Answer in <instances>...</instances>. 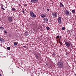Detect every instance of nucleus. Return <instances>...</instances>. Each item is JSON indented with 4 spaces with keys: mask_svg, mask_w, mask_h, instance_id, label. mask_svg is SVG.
<instances>
[{
    "mask_svg": "<svg viewBox=\"0 0 76 76\" xmlns=\"http://www.w3.org/2000/svg\"><path fill=\"white\" fill-rule=\"evenodd\" d=\"M57 38H60V36L58 35L57 36H56Z\"/></svg>",
    "mask_w": 76,
    "mask_h": 76,
    "instance_id": "24",
    "label": "nucleus"
},
{
    "mask_svg": "<svg viewBox=\"0 0 76 76\" xmlns=\"http://www.w3.org/2000/svg\"><path fill=\"white\" fill-rule=\"evenodd\" d=\"M1 9L2 10H5V9L3 8V7H1Z\"/></svg>",
    "mask_w": 76,
    "mask_h": 76,
    "instance_id": "26",
    "label": "nucleus"
},
{
    "mask_svg": "<svg viewBox=\"0 0 76 76\" xmlns=\"http://www.w3.org/2000/svg\"><path fill=\"white\" fill-rule=\"evenodd\" d=\"M0 76H1V74H0Z\"/></svg>",
    "mask_w": 76,
    "mask_h": 76,
    "instance_id": "33",
    "label": "nucleus"
},
{
    "mask_svg": "<svg viewBox=\"0 0 76 76\" xmlns=\"http://www.w3.org/2000/svg\"><path fill=\"white\" fill-rule=\"evenodd\" d=\"M47 10H48V11H50V9H47Z\"/></svg>",
    "mask_w": 76,
    "mask_h": 76,
    "instance_id": "31",
    "label": "nucleus"
},
{
    "mask_svg": "<svg viewBox=\"0 0 76 76\" xmlns=\"http://www.w3.org/2000/svg\"><path fill=\"white\" fill-rule=\"evenodd\" d=\"M34 56L37 59L39 58V54L37 52H36L35 53Z\"/></svg>",
    "mask_w": 76,
    "mask_h": 76,
    "instance_id": "4",
    "label": "nucleus"
},
{
    "mask_svg": "<svg viewBox=\"0 0 76 76\" xmlns=\"http://www.w3.org/2000/svg\"><path fill=\"white\" fill-rule=\"evenodd\" d=\"M58 23L59 24H60L61 23V17H59L58 18Z\"/></svg>",
    "mask_w": 76,
    "mask_h": 76,
    "instance_id": "8",
    "label": "nucleus"
},
{
    "mask_svg": "<svg viewBox=\"0 0 76 76\" xmlns=\"http://www.w3.org/2000/svg\"><path fill=\"white\" fill-rule=\"evenodd\" d=\"M64 13L66 15V16H69V15H70L69 12V11L67 10H65Z\"/></svg>",
    "mask_w": 76,
    "mask_h": 76,
    "instance_id": "6",
    "label": "nucleus"
},
{
    "mask_svg": "<svg viewBox=\"0 0 76 76\" xmlns=\"http://www.w3.org/2000/svg\"><path fill=\"white\" fill-rule=\"evenodd\" d=\"M7 50H10V47H8L7 48Z\"/></svg>",
    "mask_w": 76,
    "mask_h": 76,
    "instance_id": "21",
    "label": "nucleus"
},
{
    "mask_svg": "<svg viewBox=\"0 0 76 76\" xmlns=\"http://www.w3.org/2000/svg\"><path fill=\"white\" fill-rule=\"evenodd\" d=\"M57 65L59 69H61V68L63 67V63L60 61H59L58 62Z\"/></svg>",
    "mask_w": 76,
    "mask_h": 76,
    "instance_id": "1",
    "label": "nucleus"
},
{
    "mask_svg": "<svg viewBox=\"0 0 76 76\" xmlns=\"http://www.w3.org/2000/svg\"><path fill=\"white\" fill-rule=\"evenodd\" d=\"M29 15L30 16H31L32 18H36V17H37V15H36L34 14V13L32 11H30V12H29Z\"/></svg>",
    "mask_w": 76,
    "mask_h": 76,
    "instance_id": "3",
    "label": "nucleus"
},
{
    "mask_svg": "<svg viewBox=\"0 0 76 76\" xmlns=\"http://www.w3.org/2000/svg\"><path fill=\"white\" fill-rule=\"evenodd\" d=\"M46 28L47 29V30H50V28L48 26L46 27Z\"/></svg>",
    "mask_w": 76,
    "mask_h": 76,
    "instance_id": "20",
    "label": "nucleus"
},
{
    "mask_svg": "<svg viewBox=\"0 0 76 76\" xmlns=\"http://www.w3.org/2000/svg\"><path fill=\"white\" fill-rule=\"evenodd\" d=\"M43 22L45 23H48V18H45L43 19Z\"/></svg>",
    "mask_w": 76,
    "mask_h": 76,
    "instance_id": "5",
    "label": "nucleus"
},
{
    "mask_svg": "<svg viewBox=\"0 0 76 76\" xmlns=\"http://www.w3.org/2000/svg\"><path fill=\"white\" fill-rule=\"evenodd\" d=\"M60 38H61V36H60Z\"/></svg>",
    "mask_w": 76,
    "mask_h": 76,
    "instance_id": "36",
    "label": "nucleus"
},
{
    "mask_svg": "<svg viewBox=\"0 0 76 76\" xmlns=\"http://www.w3.org/2000/svg\"><path fill=\"white\" fill-rule=\"evenodd\" d=\"M0 28L1 29V30H2V31H3V30H4V27L1 26L0 27Z\"/></svg>",
    "mask_w": 76,
    "mask_h": 76,
    "instance_id": "15",
    "label": "nucleus"
},
{
    "mask_svg": "<svg viewBox=\"0 0 76 76\" xmlns=\"http://www.w3.org/2000/svg\"><path fill=\"white\" fill-rule=\"evenodd\" d=\"M21 6V5L20 4L19 6Z\"/></svg>",
    "mask_w": 76,
    "mask_h": 76,
    "instance_id": "34",
    "label": "nucleus"
},
{
    "mask_svg": "<svg viewBox=\"0 0 76 76\" xmlns=\"http://www.w3.org/2000/svg\"><path fill=\"white\" fill-rule=\"evenodd\" d=\"M38 0H31V2L33 3H37Z\"/></svg>",
    "mask_w": 76,
    "mask_h": 76,
    "instance_id": "9",
    "label": "nucleus"
},
{
    "mask_svg": "<svg viewBox=\"0 0 76 76\" xmlns=\"http://www.w3.org/2000/svg\"><path fill=\"white\" fill-rule=\"evenodd\" d=\"M59 43L60 44V45H63L62 44V43L61 42H60Z\"/></svg>",
    "mask_w": 76,
    "mask_h": 76,
    "instance_id": "28",
    "label": "nucleus"
},
{
    "mask_svg": "<svg viewBox=\"0 0 76 76\" xmlns=\"http://www.w3.org/2000/svg\"><path fill=\"white\" fill-rule=\"evenodd\" d=\"M75 76H76V73L75 74Z\"/></svg>",
    "mask_w": 76,
    "mask_h": 76,
    "instance_id": "35",
    "label": "nucleus"
},
{
    "mask_svg": "<svg viewBox=\"0 0 76 76\" xmlns=\"http://www.w3.org/2000/svg\"><path fill=\"white\" fill-rule=\"evenodd\" d=\"M24 6H27V4H24Z\"/></svg>",
    "mask_w": 76,
    "mask_h": 76,
    "instance_id": "29",
    "label": "nucleus"
},
{
    "mask_svg": "<svg viewBox=\"0 0 76 76\" xmlns=\"http://www.w3.org/2000/svg\"><path fill=\"white\" fill-rule=\"evenodd\" d=\"M4 33H5V34H7V32L6 30H4Z\"/></svg>",
    "mask_w": 76,
    "mask_h": 76,
    "instance_id": "22",
    "label": "nucleus"
},
{
    "mask_svg": "<svg viewBox=\"0 0 76 76\" xmlns=\"http://www.w3.org/2000/svg\"><path fill=\"white\" fill-rule=\"evenodd\" d=\"M62 29L63 30V31H64V30H65V27H62Z\"/></svg>",
    "mask_w": 76,
    "mask_h": 76,
    "instance_id": "19",
    "label": "nucleus"
},
{
    "mask_svg": "<svg viewBox=\"0 0 76 76\" xmlns=\"http://www.w3.org/2000/svg\"><path fill=\"white\" fill-rule=\"evenodd\" d=\"M53 56H55L56 55V53H53Z\"/></svg>",
    "mask_w": 76,
    "mask_h": 76,
    "instance_id": "30",
    "label": "nucleus"
},
{
    "mask_svg": "<svg viewBox=\"0 0 76 76\" xmlns=\"http://www.w3.org/2000/svg\"><path fill=\"white\" fill-rule=\"evenodd\" d=\"M8 20L10 22H12V20H13V18L11 17H8Z\"/></svg>",
    "mask_w": 76,
    "mask_h": 76,
    "instance_id": "7",
    "label": "nucleus"
},
{
    "mask_svg": "<svg viewBox=\"0 0 76 76\" xmlns=\"http://www.w3.org/2000/svg\"><path fill=\"white\" fill-rule=\"evenodd\" d=\"M41 18H44L46 17V15L45 14H43L41 15Z\"/></svg>",
    "mask_w": 76,
    "mask_h": 76,
    "instance_id": "11",
    "label": "nucleus"
},
{
    "mask_svg": "<svg viewBox=\"0 0 76 76\" xmlns=\"http://www.w3.org/2000/svg\"><path fill=\"white\" fill-rule=\"evenodd\" d=\"M15 46H16L18 45V42H14V44Z\"/></svg>",
    "mask_w": 76,
    "mask_h": 76,
    "instance_id": "17",
    "label": "nucleus"
},
{
    "mask_svg": "<svg viewBox=\"0 0 76 76\" xmlns=\"http://www.w3.org/2000/svg\"><path fill=\"white\" fill-rule=\"evenodd\" d=\"M66 55H67V56H69V53H66Z\"/></svg>",
    "mask_w": 76,
    "mask_h": 76,
    "instance_id": "23",
    "label": "nucleus"
},
{
    "mask_svg": "<svg viewBox=\"0 0 76 76\" xmlns=\"http://www.w3.org/2000/svg\"><path fill=\"white\" fill-rule=\"evenodd\" d=\"M59 6L60 7H64V5L63 4V3L61 2L60 3Z\"/></svg>",
    "mask_w": 76,
    "mask_h": 76,
    "instance_id": "12",
    "label": "nucleus"
},
{
    "mask_svg": "<svg viewBox=\"0 0 76 76\" xmlns=\"http://www.w3.org/2000/svg\"><path fill=\"white\" fill-rule=\"evenodd\" d=\"M65 44L67 48H68V47L70 48V47H73L72 44L69 42H65Z\"/></svg>",
    "mask_w": 76,
    "mask_h": 76,
    "instance_id": "2",
    "label": "nucleus"
},
{
    "mask_svg": "<svg viewBox=\"0 0 76 76\" xmlns=\"http://www.w3.org/2000/svg\"><path fill=\"white\" fill-rule=\"evenodd\" d=\"M9 36L10 37H11V35L10 34L9 35Z\"/></svg>",
    "mask_w": 76,
    "mask_h": 76,
    "instance_id": "32",
    "label": "nucleus"
},
{
    "mask_svg": "<svg viewBox=\"0 0 76 76\" xmlns=\"http://www.w3.org/2000/svg\"><path fill=\"white\" fill-rule=\"evenodd\" d=\"M24 34L26 35V36H28L29 35V34H28V32L27 31H26L25 32Z\"/></svg>",
    "mask_w": 76,
    "mask_h": 76,
    "instance_id": "14",
    "label": "nucleus"
},
{
    "mask_svg": "<svg viewBox=\"0 0 76 76\" xmlns=\"http://www.w3.org/2000/svg\"><path fill=\"white\" fill-rule=\"evenodd\" d=\"M11 10H12V11H16V10L15 8H12V7Z\"/></svg>",
    "mask_w": 76,
    "mask_h": 76,
    "instance_id": "16",
    "label": "nucleus"
},
{
    "mask_svg": "<svg viewBox=\"0 0 76 76\" xmlns=\"http://www.w3.org/2000/svg\"><path fill=\"white\" fill-rule=\"evenodd\" d=\"M75 10H72V12L73 13H75Z\"/></svg>",
    "mask_w": 76,
    "mask_h": 76,
    "instance_id": "18",
    "label": "nucleus"
},
{
    "mask_svg": "<svg viewBox=\"0 0 76 76\" xmlns=\"http://www.w3.org/2000/svg\"><path fill=\"white\" fill-rule=\"evenodd\" d=\"M22 12L23 14H25V10H24L22 11Z\"/></svg>",
    "mask_w": 76,
    "mask_h": 76,
    "instance_id": "25",
    "label": "nucleus"
},
{
    "mask_svg": "<svg viewBox=\"0 0 76 76\" xmlns=\"http://www.w3.org/2000/svg\"><path fill=\"white\" fill-rule=\"evenodd\" d=\"M52 15L53 17H57V14L56 13H53L52 14Z\"/></svg>",
    "mask_w": 76,
    "mask_h": 76,
    "instance_id": "10",
    "label": "nucleus"
},
{
    "mask_svg": "<svg viewBox=\"0 0 76 76\" xmlns=\"http://www.w3.org/2000/svg\"><path fill=\"white\" fill-rule=\"evenodd\" d=\"M23 48H26V46H23Z\"/></svg>",
    "mask_w": 76,
    "mask_h": 76,
    "instance_id": "27",
    "label": "nucleus"
},
{
    "mask_svg": "<svg viewBox=\"0 0 76 76\" xmlns=\"http://www.w3.org/2000/svg\"><path fill=\"white\" fill-rule=\"evenodd\" d=\"M0 42H4V39L3 38H1L0 39Z\"/></svg>",
    "mask_w": 76,
    "mask_h": 76,
    "instance_id": "13",
    "label": "nucleus"
}]
</instances>
